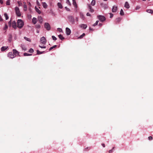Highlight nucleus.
Listing matches in <instances>:
<instances>
[{
  "label": "nucleus",
  "mask_w": 153,
  "mask_h": 153,
  "mask_svg": "<svg viewBox=\"0 0 153 153\" xmlns=\"http://www.w3.org/2000/svg\"><path fill=\"white\" fill-rule=\"evenodd\" d=\"M17 23V27L19 28H21L24 25L23 22L21 19H18Z\"/></svg>",
  "instance_id": "f257e3e1"
},
{
  "label": "nucleus",
  "mask_w": 153,
  "mask_h": 153,
  "mask_svg": "<svg viewBox=\"0 0 153 153\" xmlns=\"http://www.w3.org/2000/svg\"><path fill=\"white\" fill-rule=\"evenodd\" d=\"M68 18L69 21L71 22L72 24H74L75 22V20L74 17L71 16H68Z\"/></svg>",
  "instance_id": "f03ea898"
},
{
  "label": "nucleus",
  "mask_w": 153,
  "mask_h": 153,
  "mask_svg": "<svg viewBox=\"0 0 153 153\" xmlns=\"http://www.w3.org/2000/svg\"><path fill=\"white\" fill-rule=\"evenodd\" d=\"M13 54L12 55V57H15L17 55H18L19 52H18L16 50L14 49L13 50Z\"/></svg>",
  "instance_id": "7ed1b4c3"
},
{
  "label": "nucleus",
  "mask_w": 153,
  "mask_h": 153,
  "mask_svg": "<svg viewBox=\"0 0 153 153\" xmlns=\"http://www.w3.org/2000/svg\"><path fill=\"white\" fill-rule=\"evenodd\" d=\"M44 27H45L48 30H49L51 29V28L50 25L48 23H47V22L45 23L44 24Z\"/></svg>",
  "instance_id": "20e7f679"
},
{
  "label": "nucleus",
  "mask_w": 153,
  "mask_h": 153,
  "mask_svg": "<svg viewBox=\"0 0 153 153\" xmlns=\"http://www.w3.org/2000/svg\"><path fill=\"white\" fill-rule=\"evenodd\" d=\"M40 42L43 45L45 44L46 42V40L44 36L41 38L40 40Z\"/></svg>",
  "instance_id": "39448f33"
},
{
  "label": "nucleus",
  "mask_w": 153,
  "mask_h": 153,
  "mask_svg": "<svg viewBox=\"0 0 153 153\" xmlns=\"http://www.w3.org/2000/svg\"><path fill=\"white\" fill-rule=\"evenodd\" d=\"M97 17L99 20L101 22H103L105 20V17L102 16L98 15L97 16Z\"/></svg>",
  "instance_id": "423d86ee"
},
{
  "label": "nucleus",
  "mask_w": 153,
  "mask_h": 153,
  "mask_svg": "<svg viewBox=\"0 0 153 153\" xmlns=\"http://www.w3.org/2000/svg\"><path fill=\"white\" fill-rule=\"evenodd\" d=\"M15 10L17 16H20L21 15V13L19 11V8L17 7H16Z\"/></svg>",
  "instance_id": "0eeeda50"
},
{
  "label": "nucleus",
  "mask_w": 153,
  "mask_h": 153,
  "mask_svg": "<svg viewBox=\"0 0 153 153\" xmlns=\"http://www.w3.org/2000/svg\"><path fill=\"white\" fill-rule=\"evenodd\" d=\"M12 26L13 28L16 29L17 28L16 23L15 21H13L12 23Z\"/></svg>",
  "instance_id": "6e6552de"
},
{
  "label": "nucleus",
  "mask_w": 153,
  "mask_h": 153,
  "mask_svg": "<svg viewBox=\"0 0 153 153\" xmlns=\"http://www.w3.org/2000/svg\"><path fill=\"white\" fill-rule=\"evenodd\" d=\"M66 34L67 35H70L71 33V31L70 29L68 28V27H66Z\"/></svg>",
  "instance_id": "1a4fd4ad"
},
{
  "label": "nucleus",
  "mask_w": 153,
  "mask_h": 153,
  "mask_svg": "<svg viewBox=\"0 0 153 153\" xmlns=\"http://www.w3.org/2000/svg\"><path fill=\"white\" fill-rule=\"evenodd\" d=\"M117 7L113 6L112 9V11L113 13L116 12L117 10Z\"/></svg>",
  "instance_id": "9d476101"
},
{
  "label": "nucleus",
  "mask_w": 153,
  "mask_h": 153,
  "mask_svg": "<svg viewBox=\"0 0 153 153\" xmlns=\"http://www.w3.org/2000/svg\"><path fill=\"white\" fill-rule=\"evenodd\" d=\"M13 54V53L12 52H10L8 54V56L10 58H13L12 57V55Z\"/></svg>",
  "instance_id": "9b49d317"
},
{
  "label": "nucleus",
  "mask_w": 153,
  "mask_h": 153,
  "mask_svg": "<svg viewBox=\"0 0 153 153\" xmlns=\"http://www.w3.org/2000/svg\"><path fill=\"white\" fill-rule=\"evenodd\" d=\"M8 46H3L1 48V51H4L8 48Z\"/></svg>",
  "instance_id": "f8f14e48"
},
{
  "label": "nucleus",
  "mask_w": 153,
  "mask_h": 153,
  "mask_svg": "<svg viewBox=\"0 0 153 153\" xmlns=\"http://www.w3.org/2000/svg\"><path fill=\"white\" fill-rule=\"evenodd\" d=\"M88 7L89 9V10L91 12H93L94 11V9L92 8V7L90 6V4H88Z\"/></svg>",
  "instance_id": "ddd939ff"
},
{
  "label": "nucleus",
  "mask_w": 153,
  "mask_h": 153,
  "mask_svg": "<svg viewBox=\"0 0 153 153\" xmlns=\"http://www.w3.org/2000/svg\"><path fill=\"white\" fill-rule=\"evenodd\" d=\"M73 4L75 8L77 7V6L75 0H73Z\"/></svg>",
  "instance_id": "4468645a"
},
{
  "label": "nucleus",
  "mask_w": 153,
  "mask_h": 153,
  "mask_svg": "<svg viewBox=\"0 0 153 153\" xmlns=\"http://www.w3.org/2000/svg\"><path fill=\"white\" fill-rule=\"evenodd\" d=\"M125 7L126 8L128 9L130 7L129 4L127 2H126L125 4Z\"/></svg>",
  "instance_id": "2eb2a0df"
},
{
  "label": "nucleus",
  "mask_w": 153,
  "mask_h": 153,
  "mask_svg": "<svg viewBox=\"0 0 153 153\" xmlns=\"http://www.w3.org/2000/svg\"><path fill=\"white\" fill-rule=\"evenodd\" d=\"M36 19L35 17L33 18L32 19V22L34 24H35L36 23Z\"/></svg>",
  "instance_id": "dca6fc26"
},
{
  "label": "nucleus",
  "mask_w": 153,
  "mask_h": 153,
  "mask_svg": "<svg viewBox=\"0 0 153 153\" xmlns=\"http://www.w3.org/2000/svg\"><path fill=\"white\" fill-rule=\"evenodd\" d=\"M38 20L40 23H42L43 21V19L42 17L39 16L38 17Z\"/></svg>",
  "instance_id": "f3484780"
},
{
  "label": "nucleus",
  "mask_w": 153,
  "mask_h": 153,
  "mask_svg": "<svg viewBox=\"0 0 153 153\" xmlns=\"http://www.w3.org/2000/svg\"><path fill=\"white\" fill-rule=\"evenodd\" d=\"M42 5L45 8H46L48 7L47 4L45 2H42Z\"/></svg>",
  "instance_id": "a211bd4d"
},
{
  "label": "nucleus",
  "mask_w": 153,
  "mask_h": 153,
  "mask_svg": "<svg viewBox=\"0 0 153 153\" xmlns=\"http://www.w3.org/2000/svg\"><path fill=\"white\" fill-rule=\"evenodd\" d=\"M57 5L58 7L60 8V9H62V8L63 7L62 6V4H61L60 3V2H58V3H57Z\"/></svg>",
  "instance_id": "6ab92c4d"
},
{
  "label": "nucleus",
  "mask_w": 153,
  "mask_h": 153,
  "mask_svg": "<svg viewBox=\"0 0 153 153\" xmlns=\"http://www.w3.org/2000/svg\"><path fill=\"white\" fill-rule=\"evenodd\" d=\"M146 12L152 14L153 13V10L151 9H147L146 10Z\"/></svg>",
  "instance_id": "aec40b11"
},
{
  "label": "nucleus",
  "mask_w": 153,
  "mask_h": 153,
  "mask_svg": "<svg viewBox=\"0 0 153 153\" xmlns=\"http://www.w3.org/2000/svg\"><path fill=\"white\" fill-rule=\"evenodd\" d=\"M95 0H93L91 3V4L92 6H94L95 4Z\"/></svg>",
  "instance_id": "412c9836"
},
{
  "label": "nucleus",
  "mask_w": 153,
  "mask_h": 153,
  "mask_svg": "<svg viewBox=\"0 0 153 153\" xmlns=\"http://www.w3.org/2000/svg\"><path fill=\"white\" fill-rule=\"evenodd\" d=\"M81 27H82L84 29H85L87 27V25L85 24H82L81 25Z\"/></svg>",
  "instance_id": "4be33fe9"
},
{
  "label": "nucleus",
  "mask_w": 153,
  "mask_h": 153,
  "mask_svg": "<svg viewBox=\"0 0 153 153\" xmlns=\"http://www.w3.org/2000/svg\"><path fill=\"white\" fill-rule=\"evenodd\" d=\"M44 52V51H42V52H41V51H40L39 50H37V54H42Z\"/></svg>",
  "instance_id": "5701e85b"
},
{
  "label": "nucleus",
  "mask_w": 153,
  "mask_h": 153,
  "mask_svg": "<svg viewBox=\"0 0 153 153\" xmlns=\"http://www.w3.org/2000/svg\"><path fill=\"white\" fill-rule=\"evenodd\" d=\"M58 36L59 37V38L62 40L63 39H64V38L63 37L62 35L61 34L59 35Z\"/></svg>",
  "instance_id": "b1692460"
},
{
  "label": "nucleus",
  "mask_w": 153,
  "mask_h": 153,
  "mask_svg": "<svg viewBox=\"0 0 153 153\" xmlns=\"http://www.w3.org/2000/svg\"><path fill=\"white\" fill-rule=\"evenodd\" d=\"M120 15L121 16H123L124 15V13L123 12V10L122 9L121 10L120 12Z\"/></svg>",
  "instance_id": "393cba45"
},
{
  "label": "nucleus",
  "mask_w": 153,
  "mask_h": 153,
  "mask_svg": "<svg viewBox=\"0 0 153 153\" xmlns=\"http://www.w3.org/2000/svg\"><path fill=\"white\" fill-rule=\"evenodd\" d=\"M121 20V19L120 18H118L116 19V22H117L118 23L119 22H120Z\"/></svg>",
  "instance_id": "a878e982"
},
{
  "label": "nucleus",
  "mask_w": 153,
  "mask_h": 153,
  "mask_svg": "<svg viewBox=\"0 0 153 153\" xmlns=\"http://www.w3.org/2000/svg\"><path fill=\"white\" fill-rule=\"evenodd\" d=\"M57 45H54V46L51 47L49 49V51H51V50H52V49H53V48H56V47H57Z\"/></svg>",
  "instance_id": "bb28decb"
},
{
  "label": "nucleus",
  "mask_w": 153,
  "mask_h": 153,
  "mask_svg": "<svg viewBox=\"0 0 153 153\" xmlns=\"http://www.w3.org/2000/svg\"><path fill=\"white\" fill-rule=\"evenodd\" d=\"M4 16L5 17V19L6 20H7V19H8V18H9L7 14L6 13H4Z\"/></svg>",
  "instance_id": "cd10ccee"
},
{
  "label": "nucleus",
  "mask_w": 153,
  "mask_h": 153,
  "mask_svg": "<svg viewBox=\"0 0 153 153\" xmlns=\"http://www.w3.org/2000/svg\"><path fill=\"white\" fill-rule=\"evenodd\" d=\"M85 35V33H83L82 35H81V36H80L79 37V39H82Z\"/></svg>",
  "instance_id": "c85d7f7f"
},
{
  "label": "nucleus",
  "mask_w": 153,
  "mask_h": 153,
  "mask_svg": "<svg viewBox=\"0 0 153 153\" xmlns=\"http://www.w3.org/2000/svg\"><path fill=\"white\" fill-rule=\"evenodd\" d=\"M80 18H81L83 19L84 18V15H83V14L82 13H80Z\"/></svg>",
  "instance_id": "c756f323"
},
{
  "label": "nucleus",
  "mask_w": 153,
  "mask_h": 153,
  "mask_svg": "<svg viewBox=\"0 0 153 153\" xmlns=\"http://www.w3.org/2000/svg\"><path fill=\"white\" fill-rule=\"evenodd\" d=\"M36 11L39 14L41 13V11L38 8H36Z\"/></svg>",
  "instance_id": "7c9ffc66"
},
{
  "label": "nucleus",
  "mask_w": 153,
  "mask_h": 153,
  "mask_svg": "<svg viewBox=\"0 0 153 153\" xmlns=\"http://www.w3.org/2000/svg\"><path fill=\"white\" fill-rule=\"evenodd\" d=\"M98 22H99V21H98V20L96 22H95V23L94 24H93L92 25L94 26H95L97 25Z\"/></svg>",
  "instance_id": "2f4dec72"
},
{
  "label": "nucleus",
  "mask_w": 153,
  "mask_h": 153,
  "mask_svg": "<svg viewBox=\"0 0 153 153\" xmlns=\"http://www.w3.org/2000/svg\"><path fill=\"white\" fill-rule=\"evenodd\" d=\"M24 39H25L26 40H27V41H29V42H30V41H31V40H30V39H29V38H27V37H24Z\"/></svg>",
  "instance_id": "473e14b6"
},
{
  "label": "nucleus",
  "mask_w": 153,
  "mask_h": 153,
  "mask_svg": "<svg viewBox=\"0 0 153 153\" xmlns=\"http://www.w3.org/2000/svg\"><path fill=\"white\" fill-rule=\"evenodd\" d=\"M24 56H31L32 55V54H28L26 53H24Z\"/></svg>",
  "instance_id": "72a5a7b5"
},
{
  "label": "nucleus",
  "mask_w": 153,
  "mask_h": 153,
  "mask_svg": "<svg viewBox=\"0 0 153 153\" xmlns=\"http://www.w3.org/2000/svg\"><path fill=\"white\" fill-rule=\"evenodd\" d=\"M6 4L7 5H10V0H7L6 1Z\"/></svg>",
  "instance_id": "f704fd0d"
},
{
  "label": "nucleus",
  "mask_w": 153,
  "mask_h": 153,
  "mask_svg": "<svg viewBox=\"0 0 153 153\" xmlns=\"http://www.w3.org/2000/svg\"><path fill=\"white\" fill-rule=\"evenodd\" d=\"M52 39L54 40H56L57 39V38L54 36H52Z\"/></svg>",
  "instance_id": "c9c22d12"
},
{
  "label": "nucleus",
  "mask_w": 153,
  "mask_h": 153,
  "mask_svg": "<svg viewBox=\"0 0 153 153\" xmlns=\"http://www.w3.org/2000/svg\"><path fill=\"white\" fill-rule=\"evenodd\" d=\"M34 51L33 49L32 48H30L29 50V52L30 53H32Z\"/></svg>",
  "instance_id": "e433bc0d"
},
{
  "label": "nucleus",
  "mask_w": 153,
  "mask_h": 153,
  "mask_svg": "<svg viewBox=\"0 0 153 153\" xmlns=\"http://www.w3.org/2000/svg\"><path fill=\"white\" fill-rule=\"evenodd\" d=\"M41 26L39 25H36V27L37 28H40Z\"/></svg>",
  "instance_id": "4c0bfd02"
},
{
  "label": "nucleus",
  "mask_w": 153,
  "mask_h": 153,
  "mask_svg": "<svg viewBox=\"0 0 153 153\" xmlns=\"http://www.w3.org/2000/svg\"><path fill=\"white\" fill-rule=\"evenodd\" d=\"M57 30L60 32H61L62 31V29L59 28H57Z\"/></svg>",
  "instance_id": "58836bf2"
},
{
  "label": "nucleus",
  "mask_w": 153,
  "mask_h": 153,
  "mask_svg": "<svg viewBox=\"0 0 153 153\" xmlns=\"http://www.w3.org/2000/svg\"><path fill=\"white\" fill-rule=\"evenodd\" d=\"M8 28V26L6 24H5V26L4 28V30H6Z\"/></svg>",
  "instance_id": "ea45409f"
},
{
  "label": "nucleus",
  "mask_w": 153,
  "mask_h": 153,
  "mask_svg": "<svg viewBox=\"0 0 153 153\" xmlns=\"http://www.w3.org/2000/svg\"><path fill=\"white\" fill-rule=\"evenodd\" d=\"M39 47L41 48H46V47L45 46H42L39 45Z\"/></svg>",
  "instance_id": "a19ab883"
},
{
  "label": "nucleus",
  "mask_w": 153,
  "mask_h": 153,
  "mask_svg": "<svg viewBox=\"0 0 153 153\" xmlns=\"http://www.w3.org/2000/svg\"><path fill=\"white\" fill-rule=\"evenodd\" d=\"M114 149V147H113L112 149H111V150H110L109 151V153H111L113 151V149Z\"/></svg>",
  "instance_id": "79ce46f5"
},
{
  "label": "nucleus",
  "mask_w": 153,
  "mask_h": 153,
  "mask_svg": "<svg viewBox=\"0 0 153 153\" xmlns=\"http://www.w3.org/2000/svg\"><path fill=\"white\" fill-rule=\"evenodd\" d=\"M8 25H9V27L11 26V20L8 22Z\"/></svg>",
  "instance_id": "37998d69"
},
{
  "label": "nucleus",
  "mask_w": 153,
  "mask_h": 153,
  "mask_svg": "<svg viewBox=\"0 0 153 153\" xmlns=\"http://www.w3.org/2000/svg\"><path fill=\"white\" fill-rule=\"evenodd\" d=\"M65 8L67 11H70V9L69 8H68L67 7H65Z\"/></svg>",
  "instance_id": "c03bdc74"
},
{
  "label": "nucleus",
  "mask_w": 153,
  "mask_h": 153,
  "mask_svg": "<svg viewBox=\"0 0 153 153\" xmlns=\"http://www.w3.org/2000/svg\"><path fill=\"white\" fill-rule=\"evenodd\" d=\"M88 149V150H90V147H87V148H85V149H84V151H86V149Z\"/></svg>",
  "instance_id": "a18cd8bd"
},
{
  "label": "nucleus",
  "mask_w": 153,
  "mask_h": 153,
  "mask_svg": "<svg viewBox=\"0 0 153 153\" xmlns=\"http://www.w3.org/2000/svg\"><path fill=\"white\" fill-rule=\"evenodd\" d=\"M110 18H112L113 17V14H112V13H110Z\"/></svg>",
  "instance_id": "49530a36"
},
{
  "label": "nucleus",
  "mask_w": 153,
  "mask_h": 153,
  "mask_svg": "<svg viewBox=\"0 0 153 153\" xmlns=\"http://www.w3.org/2000/svg\"><path fill=\"white\" fill-rule=\"evenodd\" d=\"M152 137L151 136H149L148 137V139L149 140H152Z\"/></svg>",
  "instance_id": "de8ad7c7"
},
{
  "label": "nucleus",
  "mask_w": 153,
  "mask_h": 153,
  "mask_svg": "<svg viewBox=\"0 0 153 153\" xmlns=\"http://www.w3.org/2000/svg\"><path fill=\"white\" fill-rule=\"evenodd\" d=\"M66 3L67 4H69L70 5H71V4L69 0H67Z\"/></svg>",
  "instance_id": "09e8293b"
},
{
  "label": "nucleus",
  "mask_w": 153,
  "mask_h": 153,
  "mask_svg": "<svg viewBox=\"0 0 153 153\" xmlns=\"http://www.w3.org/2000/svg\"><path fill=\"white\" fill-rule=\"evenodd\" d=\"M86 15L88 16H91V14L89 13H87Z\"/></svg>",
  "instance_id": "8fccbe9b"
},
{
  "label": "nucleus",
  "mask_w": 153,
  "mask_h": 153,
  "mask_svg": "<svg viewBox=\"0 0 153 153\" xmlns=\"http://www.w3.org/2000/svg\"><path fill=\"white\" fill-rule=\"evenodd\" d=\"M3 20V19L1 18V16L0 15V21H1Z\"/></svg>",
  "instance_id": "3c124183"
},
{
  "label": "nucleus",
  "mask_w": 153,
  "mask_h": 153,
  "mask_svg": "<svg viewBox=\"0 0 153 153\" xmlns=\"http://www.w3.org/2000/svg\"><path fill=\"white\" fill-rule=\"evenodd\" d=\"M76 21L78 22V17H76Z\"/></svg>",
  "instance_id": "603ef678"
},
{
  "label": "nucleus",
  "mask_w": 153,
  "mask_h": 153,
  "mask_svg": "<svg viewBox=\"0 0 153 153\" xmlns=\"http://www.w3.org/2000/svg\"><path fill=\"white\" fill-rule=\"evenodd\" d=\"M102 145L103 146V147H105V145L104 143H102Z\"/></svg>",
  "instance_id": "864d4df0"
},
{
  "label": "nucleus",
  "mask_w": 153,
  "mask_h": 153,
  "mask_svg": "<svg viewBox=\"0 0 153 153\" xmlns=\"http://www.w3.org/2000/svg\"><path fill=\"white\" fill-rule=\"evenodd\" d=\"M0 3L1 4H3V1L2 0H0Z\"/></svg>",
  "instance_id": "5fc2aeb1"
},
{
  "label": "nucleus",
  "mask_w": 153,
  "mask_h": 153,
  "mask_svg": "<svg viewBox=\"0 0 153 153\" xmlns=\"http://www.w3.org/2000/svg\"><path fill=\"white\" fill-rule=\"evenodd\" d=\"M24 7L25 8H27V6L26 4H25L24 5Z\"/></svg>",
  "instance_id": "6e6d98bb"
},
{
  "label": "nucleus",
  "mask_w": 153,
  "mask_h": 153,
  "mask_svg": "<svg viewBox=\"0 0 153 153\" xmlns=\"http://www.w3.org/2000/svg\"><path fill=\"white\" fill-rule=\"evenodd\" d=\"M12 37V35L11 34H10V39H11Z\"/></svg>",
  "instance_id": "4d7b16f0"
},
{
  "label": "nucleus",
  "mask_w": 153,
  "mask_h": 153,
  "mask_svg": "<svg viewBox=\"0 0 153 153\" xmlns=\"http://www.w3.org/2000/svg\"><path fill=\"white\" fill-rule=\"evenodd\" d=\"M99 25L100 26H101L102 25V24H99Z\"/></svg>",
  "instance_id": "13d9d810"
},
{
  "label": "nucleus",
  "mask_w": 153,
  "mask_h": 153,
  "mask_svg": "<svg viewBox=\"0 0 153 153\" xmlns=\"http://www.w3.org/2000/svg\"><path fill=\"white\" fill-rule=\"evenodd\" d=\"M89 29H90V30H92V29H91V27H90Z\"/></svg>",
  "instance_id": "bf43d9fd"
},
{
  "label": "nucleus",
  "mask_w": 153,
  "mask_h": 153,
  "mask_svg": "<svg viewBox=\"0 0 153 153\" xmlns=\"http://www.w3.org/2000/svg\"><path fill=\"white\" fill-rule=\"evenodd\" d=\"M138 9V7H137L136 8V9L137 10Z\"/></svg>",
  "instance_id": "052dcab7"
},
{
  "label": "nucleus",
  "mask_w": 153,
  "mask_h": 153,
  "mask_svg": "<svg viewBox=\"0 0 153 153\" xmlns=\"http://www.w3.org/2000/svg\"><path fill=\"white\" fill-rule=\"evenodd\" d=\"M27 10V9L26 8V9H24L25 11H26Z\"/></svg>",
  "instance_id": "680f3d73"
},
{
  "label": "nucleus",
  "mask_w": 153,
  "mask_h": 153,
  "mask_svg": "<svg viewBox=\"0 0 153 153\" xmlns=\"http://www.w3.org/2000/svg\"><path fill=\"white\" fill-rule=\"evenodd\" d=\"M104 1H107L108 0H103Z\"/></svg>",
  "instance_id": "e2e57ef3"
},
{
  "label": "nucleus",
  "mask_w": 153,
  "mask_h": 153,
  "mask_svg": "<svg viewBox=\"0 0 153 153\" xmlns=\"http://www.w3.org/2000/svg\"><path fill=\"white\" fill-rule=\"evenodd\" d=\"M29 4H30V3H29Z\"/></svg>",
  "instance_id": "0e129e2a"
},
{
  "label": "nucleus",
  "mask_w": 153,
  "mask_h": 153,
  "mask_svg": "<svg viewBox=\"0 0 153 153\" xmlns=\"http://www.w3.org/2000/svg\"><path fill=\"white\" fill-rule=\"evenodd\" d=\"M146 0H143V1H145Z\"/></svg>",
  "instance_id": "69168bd1"
},
{
  "label": "nucleus",
  "mask_w": 153,
  "mask_h": 153,
  "mask_svg": "<svg viewBox=\"0 0 153 153\" xmlns=\"http://www.w3.org/2000/svg\"><path fill=\"white\" fill-rule=\"evenodd\" d=\"M138 1H139V0H138Z\"/></svg>",
  "instance_id": "338daca9"
},
{
  "label": "nucleus",
  "mask_w": 153,
  "mask_h": 153,
  "mask_svg": "<svg viewBox=\"0 0 153 153\" xmlns=\"http://www.w3.org/2000/svg\"><path fill=\"white\" fill-rule=\"evenodd\" d=\"M41 1H42V0H41Z\"/></svg>",
  "instance_id": "774afa93"
}]
</instances>
